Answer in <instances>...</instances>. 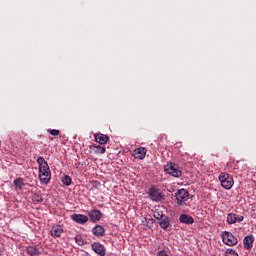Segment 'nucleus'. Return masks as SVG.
Returning a JSON list of instances; mask_svg holds the SVG:
<instances>
[{"label": "nucleus", "mask_w": 256, "mask_h": 256, "mask_svg": "<svg viewBox=\"0 0 256 256\" xmlns=\"http://www.w3.org/2000/svg\"><path fill=\"white\" fill-rule=\"evenodd\" d=\"M37 163L39 165V179L41 183L47 185L51 181V169L49 164L42 156L38 157Z\"/></svg>", "instance_id": "1"}, {"label": "nucleus", "mask_w": 256, "mask_h": 256, "mask_svg": "<svg viewBox=\"0 0 256 256\" xmlns=\"http://www.w3.org/2000/svg\"><path fill=\"white\" fill-rule=\"evenodd\" d=\"M164 173H166V175H171V177H181L183 175V172L181 171V168H179V165L173 162L164 165Z\"/></svg>", "instance_id": "2"}, {"label": "nucleus", "mask_w": 256, "mask_h": 256, "mask_svg": "<svg viewBox=\"0 0 256 256\" xmlns=\"http://www.w3.org/2000/svg\"><path fill=\"white\" fill-rule=\"evenodd\" d=\"M218 179L221 183V187L227 190L231 189L235 183L233 181V177H231L229 173H225V172L220 173Z\"/></svg>", "instance_id": "3"}, {"label": "nucleus", "mask_w": 256, "mask_h": 256, "mask_svg": "<svg viewBox=\"0 0 256 256\" xmlns=\"http://www.w3.org/2000/svg\"><path fill=\"white\" fill-rule=\"evenodd\" d=\"M221 237L223 244L228 245V247H234V245H237V243H239L237 237H235V235H233V233L231 232L224 231L222 232Z\"/></svg>", "instance_id": "4"}, {"label": "nucleus", "mask_w": 256, "mask_h": 256, "mask_svg": "<svg viewBox=\"0 0 256 256\" xmlns=\"http://www.w3.org/2000/svg\"><path fill=\"white\" fill-rule=\"evenodd\" d=\"M148 195L151 201H155L156 203H159V201H163L165 194L161 192L159 188L156 186H152L148 190Z\"/></svg>", "instance_id": "5"}, {"label": "nucleus", "mask_w": 256, "mask_h": 256, "mask_svg": "<svg viewBox=\"0 0 256 256\" xmlns=\"http://www.w3.org/2000/svg\"><path fill=\"white\" fill-rule=\"evenodd\" d=\"M177 205L181 207L185 201H189V191L187 189H179L175 194Z\"/></svg>", "instance_id": "6"}, {"label": "nucleus", "mask_w": 256, "mask_h": 256, "mask_svg": "<svg viewBox=\"0 0 256 256\" xmlns=\"http://www.w3.org/2000/svg\"><path fill=\"white\" fill-rule=\"evenodd\" d=\"M87 215L92 223H99V221H101L103 218V213H101V210L98 209L87 211Z\"/></svg>", "instance_id": "7"}, {"label": "nucleus", "mask_w": 256, "mask_h": 256, "mask_svg": "<svg viewBox=\"0 0 256 256\" xmlns=\"http://www.w3.org/2000/svg\"><path fill=\"white\" fill-rule=\"evenodd\" d=\"M91 249L99 256H105L107 254V250L105 246L99 242H94L91 244Z\"/></svg>", "instance_id": "8"}, {"label": "nucleus", "mask_w": 256, "mask_h": 256, "mask_svg": "<svg viewBox=\"0 0 256 256\" xmlns=\"http://www.w3.org/2000/svg\"><path fill=\"white\" fill-rule=\"evenodd\" d=\"M244 219H245V217H243L241 215H237L235 213H229L227 215L226 221H227L228 225H234V223L243 222Z\"/></svg>", "instance_id": "9"}, {"label": "nucleus", "mask_w": 256, "mask_h": 256, "mask_svg": "<svg viewBox=\"0 0 256 256\" xmlns=\"http://www.w3.org/2000/svg\"><path fill=\"white\" fill-rule=\"evenodd\" d=\"M71 219L74 221V223H78V225H85V223L89 221V217L83 214H72Z\"/></svg>", "instance_id": "10"}, {"label": "nucleus", "mask_w": 256, "mask_h": 256, "mask_svg": "<svg viewBox=\"0 0 256 256\" xmlns=\"http://www.w3.org/2000/svg\"><path fill=\"white\" fill-rule=\"evenodd\" d=\"M132 155L135 159H139L140 161H143V159L147 155V149L144 147L136 148Z\"/></svg>", "instance_id": "11"}, {"label": "nucleus", "mask_w": 256, "mask_h": 256, "mask_svg": "<svg viewBox=\"0 0 256 256\" xmlns=\"http://www.w3.org/2000/svg\"><path fill=\"white\" fill-rule=\"evenodd\" d=\"M50 235L51 237H54V239L61 237V235H63V226L53 225L50 231Z\"/></svg>", "instance_id": "12"}, {"label": "nucleus", "mask_w": 256, "mask_h": 256, "mask_svg": "<svg viewBox=\"0 0 256 256\" xmlns=\"http://www.w3.org/2000/svg\"><path fill=\"white\" fill-rule=\"evenodd\" d=\"M94 138L96 143H99V145H107L109 142V136L101 133L94 134Z\"/></svg>", "instance_id": "13"}, {"label": "nucleus", "mask_w": 256, "mask_h": 256, "mask_svg": "<svg viewBox=\"0 0 256 256\" xmlns=\"http://www.w3.org/2000/svg\"><path fill=\"white\" fill-rule=\"evenodd\" d=\"M253 243H255V238L253 235L246 236L243 240L244 249H253Z\"/></svg>", "instance_id": "14"}, {"label": "nucleus", "mask_w": 256, "mask_h": 256, "mask_svg": "<svg viewBox=\"0 0 256 256\" xmlns=\"http://www.w3.org/2000/svg\"><path fill=\"white\" fill-rule=\"evenodd\" d=\"M92 235L94 237H103L105 235V228L101 225H96L92 228Z\"/></svg>", "instance_id": "15"}, {"label": "nucleus", "mask_w": 256, "mask_h": 256, "mask_svg": "<svg viewBox=\"0 0 256 256\" xmlns=\"http://www.w3.org/2000/svg\"><path fill=\"white\" fill-rule=\"evenodd\" d=\"M179 221L180 223H184L185 225H193V223H195V220L187 214H181L179 217Z\"/></svg>", "instance_id": "16"}, {"label": "nucleus", "mask_w": 256, "mask_h": 256, "mask_svg": "<svg viewBox=\"0 0 256 256\" xmlns=\"http://www.w3.org/2000/svg\"><path fill=\"white\" fill-rule=\"evenodd\" d=\"M26 251L30 256H41V248L37 246H28Z\"/></svg>", "instance_id": "17"}, {"label": "nucleus", "mask_w": 256, "mask_h": 256, "mask_svg": "<svg viewBox=\"0 0 256 256\" xmlns=\"http://www.w3.org/2000/svg\"><path fill=\"white\" fill-rule=\"evenodd\" d=\"M89 149L91 151H94L96 155H99V154L103 155L107 151V149L104 146H100V145H90Z\"/></svg>", "instance_id": "18"}, {"label": "nucleus", "mask_w": 256, "mask_h": 256, "mask_svg": "<svg viewBox=\"0 0 256 256\" xmlns=\"http://www.w3.org/2000/svg\"><path fill=\"white\" fill-rule=\"evenodd\" d=\"M13 183L16 191H21L23 187H25V182H23V178H17L14 180Z\"/></svg>", "instance_id": "19"}, {"label": "nucleus", "mask_w": 256, "mask_h": 256, "mask_svg": "<svg viewBox=\"0 0 256 256\" xmlns=\"http://www.w3.org/2000/svg\"><path fill=\"white\" fill-rule=\"evenodd\" d=\"M159 225H160L161 229H167L169 227V225H171L169 217L164 216L162 218V221L159 222Z\"/></svg>", "instance_id": "20"}, {"label": "nucleus", "mask_w": 256, "mask_h": 256, "mask_svg": "<svg viewBox=\"0 0 256 256\" xmlns=\"http://www.w3.org/2000/svg\"><path fill=\"white\" fill-rule=\"evenodd\" d=\"M61 181H62L63 185H66V187H69V185H71V182H72L71 176L64 175V176H62Z\"/></svg>", "instance_id": "21"}, {"label": "nucleus", "mask_w": 256, "mask_h": 256, "mask_svg": "<svg viewBox=\"0 0 256 256\" xmlns=\"http://www.w3.org/2000/svg\"><path fill=\"white\" fill-rule=\"evenodd\" d=\"M32 201H33V203H43V196H41V194H37V193H35V194H33V196H32Z\"/></svg>", "instance_id": "22"}, {"label": "nucleus", "mask_w": 256, "mask_h": 256, "mask_svg": "<svg viewBox=\"0 0 256 256\" xmlns=\"http://www.w3.org/2000/svg\"><path fill=\"white\" fill-rule=\"evenodd\" d=\"M74 241L80 247H83V245H85V240H83V237L81 235H76L75 238H74Z\"/></svg>", "instance_id": "23"}, {"label": "nucleus", "mask_w": 256, "mask_h": 256, "mask_svg": "<svg viewBox=\"0 0 256 256\" xmlns=\"http://www.w3.org/2000/svg\"><path fill=\"white\" fill-rule=\"evenodd\" d=\"M153 217L155 219L161 220L165 217V215H163V211L156 210V211H154Z\"/></svg>", "instance_id": "24"}, {"label": "nucleus", "mask_w": 256, "mask_h": 256, "mask_svg": "<svg viewBox=\"0 0 256 256\" xmlns=\"http://www.w3.org/2000/svg\"><path fill=\"white\" fill-rule=\"evenodd\" d=\"M225 256H239V254L231 248L226 249Z\"/></svg>", "instance_id": "25"}, {"label": "nucleus", "mask_w": 256, "mask_h": 256, "mask_svg": "<svg viewBox=\"0 0 256 256\" xmlns=\"http://www.w3.org/2000/svg\"><path fill=\"white\" fill-rule=\"evenodd\" d=\"M48 133H50V135H52L53 137H57V135H59V133H61V131H59L57 129H48Z\"/></svg>", "instance_id": "26"}]
</instances>
